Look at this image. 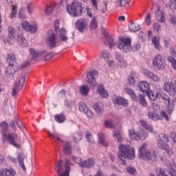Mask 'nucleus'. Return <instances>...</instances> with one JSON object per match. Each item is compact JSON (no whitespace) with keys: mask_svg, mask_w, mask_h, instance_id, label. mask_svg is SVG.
<instances>
[{"mask_svg":"<svg viewBox=\"0 0 176 176\" xmlns=\"http://www.w3.org/2000/svg\"><path fill=\"white\" fill-rule=\"evenodd\" d=\"M163 90L165 91L166 93H168L169 96L174 97L176 95V87L175 84L173 82V80L166 81L163 86Z\"/></svg>","mask_w":176,"mask_h":176,"instance_id":"13","label":"nucleus"},{"mask_svg":"<svg viewBox=\"0 0 176 176\" xmlns=\"http://www.w3.org/2000/svg\"><path fill=\"white\" fill-rule=\"evenodd\" d=\"M86 138L88 142H94V140L93 139V135H91V133L90 132L87 131L86 132Z\"/></svg>","mask_w":176,"mask_h":176,"instance_id":"60","label":"nucleus"},{"mask_svg":"<svg viewBox=\"0 0 176 176\" xmlns=\"http://www.w3.org/2000/svg\"><path fill=\"white\" fill-rule=\"evenodd\" d=\"M16 39V29L10 26L8 28V38L7 42L8 45H13Z\"/></svg>","mask_w":176,"mask_h":176,"instance_id":"15","label":"nucleus"},{"mask_svg":"<svg viewBox=\"0 0 176 176\" xmlns=\"http://www.w3.org/2000/svg\"><path fill=\"white\" fill-rule=\"evenodd\" d=\"M48 134L50 137H51V138H52L55 141H57L58 142H62L60 138H62L63 134L58 133H49Z\"/></svg>","mask_w":176,"mask_h":176,"instance_id":"42","label":"nucleus"},{"mask_svg":"<svg viewBox=\"0 0 176 176\" xmlns=\"http://www.w3.org/2000/svg\"><path fill=\"white\" fill-rule=\"evenodd\" d=\"M138 87L142 93H147L151 89L149 84L146 81H142L139 82Z\"/></svg>","mask_w":176,"mask_h":176,"instance_id":"29","label":"nucleus"},{"mask_svg":"<svg viewBox=\"0 0 176 176\" xmlns=\"http://www.w3.org/2000/svg\"><path fill=\"white\" fill-rule=\"evenodd\" d=\"M24 159H25V155L23 153H19L17 156V160H19V166L21 168L25 171V166H24Z\"/></svg>","mask_w":176,"mask_h":176,"instance_id":"40","label":"nucleus"},{"mask_svg":"<svg viewBox=\"0 0 176 176\" xmlns=\"http://www.w3.org/2000/svg\"><path fill=\"white\" fill-rule=\"evenodd\" d=\"M62 146L65 155H71V153H72V145L69 142H62Z\"/></svg>","mask_w":176,"mask_h":176,"instance_id":"27","label":"nucleus"},{"mask_svg":"<svg viewBox=\"0 0 176 176\" xmlns=\"http://www.w3.org/2000/svg\"><path fill=\"white\" fill-rule=\"evenodd\" d=\"M142 74L153 82H160V77L148 69L142 70Z\"/></svg>","mask_w":176,"mask_h":176,"instance_id":"16","label":"nucleus"},{"mask_svg":"<svg viewBox=\"0 0 176 176\" xmlns=\"http://www.w3.org/2000/svg\"><path fill=\"white\" fill-rule=\"evenodd\" d=\"M140 124L142 127H144V129H146L147 131H149L150 133H152V134H155L156 132L153 129V126L151 124H148L146 122L144 121V120H140Z\"/></svg>","mask_w":176,"mask_h":176,"instance_id":"33","label":"nucleus"},{"mask_svg":"<svg viewBox=\"0 0 176 176\" xmlns=\"http://www.w3.org/2000/svg\"><path fill=\"white\" fill-rule=\"evenodd\" d=\"M155 17L157 21L160 23H164L166 21V16H164V12L160 10V8H157V11L155 12Z\"/></svg>","mask_w":176,"mask_h":176,"instance_id":"30","label":"nucleus"},{"mask_svg":"<svg viewBox=\"0 0 176 176\" xmlns=\"http://www.w3.org/2000/svg\"><path fill=\"white\" fill-rule=\"evenodd\" d=\"M28 13L32 14L34 13V4L32 3H28L26 6Z\"/></svg>","mask_w":176,"mask_h":176,"instance_id":"56","label":"nucleus"},{"mask_svg":"<svg viewBox=\"0 0 176 176\" xmlns=\"http://www.w3.org/2000/svg\"><path fill=\"white\" fill-rule=\"evenodd\" d=\"M124 91L126 94H129V97H131L133 101H138V98H137V96H135V93H134L133 89L130 88H125Z\"/></svg>","mask_w":176,"mask_h":176,"instance_id":"38","label":"nucleus"},{"mask_svg":"<svg viewBox=\"0 0 176 176\" xmlns=\"http://www.w3.org/2000/svg\"><path fill=\"white\" fill-rule=\"evenodd\" d=\"M168 142H170L168 135L160 133L158 135L157 146L165 151L169 156H173L174 155V150L168 146Z\"/></svg>","mask_w":176,"mask_h":176,"instance_id":"6","label":"nucleus"},{"mask_svg":"<svg viewBox=\"0 0 176 176\" xmlns=\"http://www.w3.org/2000/svg\"><path fill=\"white\" fill-rule=\"evenodd\" d=\"M6 60L8 64L6 70V75L8 76V78H13L14 74L19 70L16 55L13 53L8 54H7Z\"/></svg>","mask_w":176,"mask_h":176,"instance_id":"3","label":"nucleus"},{"mask_svg":"<svg viewBox=\"0 0 176 176\" xmlns=\"http://www.w3.org/2000/svg\"><path fill=\"white\" fill-rule=\"evenodd\" d=\"M85 114H86V116L88 119H93V118H94V113L88 109V110L84 113Z\"/></svg>","mask_w":176,"mask_h":176,"instance_id":"59","label":"nucleus"},{"mask_svg":"<svg viewBox=\"0 0 176 176\" xmlns=\"http://www.w3.org/2000/svg\"><path fill=\"white\" fill-rule=\"evenodd\" d=\"M94 164H96V161L94 159L90 158L80 162V166L82 168H91V167H94Z\"/></svg>","mask_w":176,"mask_h":176,"instance_id":"20","label":"nucleus"},{"mask_svg":"<svg viewBox=\"0 0 176 176\" xmlns=\"http://www.w3.org/2000/svg\"><path fill=\"white\" fill-rule=\"evenodd\" d=\"M152 43L154 45V48L155 50H158V52H162L163 48L160 46V36H155L152 38Z\"/></svg>","mask_w":176,"mask_h":176,"instance_id":"24","label":"nucleus"},{"mask_svg":"<svg viewBox=\"0 0 176 176\" xmlns=\"http://www.w3.org/2000/svg\"><path fill=\"white\" fill-rule=\"evenodd\" d=\"M126 172L129 173V174H131V175H137V170H135V168L133 166H127L126 168Z\"/></svg>","mask_w":176,"mask_h":176,"instance_id":"52","label":"nucleus"},{"mask_svg":"<svg viewBox=\"0 0 176 176\" xmlns=\"http://www.w3.org/2000/svg\"><path fill=\"white\" fill-rule=\"evenodd\" d=\"M67 96H68V94H67V92L65 91V89H61L58 93V98H63V97H65H65H67Z\"/></svg>","mask_w":176,"mask_h":176,"instance_id":"58","label":"nucleus"},{"mask_svg":"<svg viewBox=\"0 0 176 176\" xmlns=\"http://www.w3.org/2000/svg\"><path fill=\"white\" fill-rule=\"evenodd\" d=\"M92 107L98 115H102L104 113V106L101 103H95Z\"/></svg>","mask_w":176,"mask_h":176,"instance_id":"34","label":"nucleus"},{"mask_svg":"<svg viewBox=\"0 0 176 176\" xmlns=\"http://www.w3.org/2000/svg\"><path fill=\"white\" fill-rule=\"evenodd\" d=\"M16 41L18 45L21 46V47H28V41L23 34L18 35L16 37Z\"/></svg>","mask_w":176,"mask_h":176,"instance_id":"26","label":"nucleus"},{"mask_svg":"<svg viewBox=\"0 0 176 176\" xmlns=\"http://www.w3.org/2000/svg\"><path fill=\"white\" fill-rule=\"evenodd\" d=\"M138 82V76L137 73L132 72L127 78V83L129 86H135Z\"/></svg>","mask_w":176,"mask_h":176,"instance_id":"18","label":"nucleus"},{"mask_svg":"<svg viewBox=\"0 0 176 176\" xmlns=\"http://www.w3.org/2000/svg\"><path fill=\"white\" fill-rule=\"evenodd\" d=\"M145 21H146L147 25H151V24L152 23V19L151 18V14H146Z\"/></svg>","mask_w":176,"mask_h":176,"instance_id":"64","label":"nucleus"},{"mask_svg":"<svg viewBox=\"0 0 176 176\" xmlns=\"http://www.w3.org/2000/svg\"><path fill=\"white\" fill-rule=\"evenodd\" d=\"M98 76V72L96 70H91L87 74L85 80L91 89H96L98 86V82L96 80Z\"/></svg>","mask_w":176,"mask_h":176,"instance_id":"8","label":"nucleus"},{"mask_svg":"<svg viewBox=\"0 0 176 176\" xmlns=\"http://www.w3.org/2000/svg\"><path fill=\"white\" fill-rule=\"evenodd\" d=\"M97 93L99 94L101 98H108V97L109 96L108 91H107V90L104 89V85L102 84H100L98 87Z\"/></svg>","mask_w":176,"mask_h":176,"instance_id":"25","label":"nucleus"},{"mask_svg":"<svg viewBox=\"0 0 176 176\" xmlns=\"http://www.w3.org/2000/svg\"><path fill=\"white\" fill-rule=\"evenodd\" d=\"M21 27L23 30H25L26 32H32V34H35L38 31V26L36 24H30L29 21H23L21 23Z\"/></svg>","mask_w":176,"mask_h":176,"instance_id":"14","label":"nucleus"},{"mask_svg":"<svg viewBox=\"0 0 176 176\" xmlns=\"http://www.w3.org/2000/svg\"><path fill=\"white\" fill-rule=\"evenodd\" d=\"M64 104L66 108H72V106L74 105V102L72 101V96H71V94H67V95L65 96L64 99Z\"/></svg>","mask_w":176,"mask_h":176,"instance_id":"31","label":"nucleus"},{"mask_svg":"<svg viewBox=\"0 0 176 176\" xmlns=\"http://www.w3.org/2000/svg\"><path fill=\"white\" fill-rule=\"evenodd\" d=\"M113 136L117 140L118 142H122V141H123V137H122V134H120L119 131H114L113 133Z\"/></svg>","mask_w":176,"mask_h":176,"instance_id":"47","label":"nucleus"},{"mask_svg":"<svg viewBox=\"0 0 176 176\" xmlns=\"http://www.w3.org/2000/svg\"><path fill=\"white\" fill-rule=\"evenodd\" d=\"M75 27L77 28L79 32H83L85 27H87V20L78 19L75 23Z\"/></svg>","mask_w":176,"mask_h":176,"instance_id":"19","label":"nucleus"},{"mask_svg":"<svg viewBox=\"0 0 176 176\" xmlns=\"http://www.w3.org/2000/svg\"><path fill=\"white\" fill-rule=\"evenodd\" d=\"M118 158L134 160L135 159V149L130 146L120 144L118 146Z\"/></svg>","mask_w":176,"mask_h":176,"instance_id":"4","label":"nucleus"},{"mask_svg":"<svg viewBox=\"0 0 176 176\" xmlns=\"http://www.w3.org/2000/svg\"><path fill=\"white\" fill-rule=\"evenodd\" d=\"M104 124L107 129H112L113 127V122L111 120H105Z\"/></svg>","mask_w":176,"mask_h":176,"instance_id":"57","label":"nucleus"},{"mask_svg":"<svg viewBox=\"0 0 176 176\" xmlns=\"http://www.w3.org/2000/svg\"><path fill=\"white\" fill-rule=\"evenodd\" d=\"M17 14V6L14 5L12 6V11L10 15V19H14Z\"/></svg>","mask_w":176,"mask_h":176,"instance_id":"51","label":"nucleus"},{"mask_svg":"<svg viewBox=\"0 0 176 176\" xmlns=\"http://www.w3.org/2000/svg\"><path fill=\"white\" fill-rule=\"evenodd\" d=\"M163 100H164L165 104H168V107L166 109V112L171 115L173 113V111H174V100L170 99L168 96H162Z\"/></svg>","mask_w":176,"mask_h":176,"instance_id":"17","label":"nucleus"},{"mask_svg":"<svg viewBox=\"0 0 176 176\" xmlns=\"http://www.w3.org/2000/svg\"><path fill=\"white\" fill-rule=\"evenodd\" d=\"M16 175V171L14 168H10L9 169H0V176H14Z\"/></svg>","mask_w":176,"mask_h":176,"instance_id":"28","label":"nucleus"},{"mask_svg":"<svg viewBox=\"0 0 176 176\" xmlns=\"http://www.w3.org/2000/svg\"><path fill=\"white\" fill-rule=\"evenodd\" d=\"M25 9L24 8H21L19 11L18 16L19 19H21L22 20H24L27 19V15H25V13L24 12Z\"/></svg>","mask_w":176,"mask_h":176,"instance_id":"50","label":"nucleus"},{"mask_svg":"<svg viewBox=\"0 0 176 176\" xmlns=\"http://www.w3.org/2000/svg\"><path fill=\"white\" fill-rule=\"evenodd\" d=\"M146 134H144L143 136H139V133H135V131L134 129L129 130V137L131 138V140H133L134 141H139V140H142L144 141L145 140Z\"/></svg>","mask_w":176,"mask_h":176,"instance_id":"23","label":"nucleus"},{"mask_svg":"<svg viewBox=\"0 0 176 176\" xmlns=\"http://www.w3.org/2000/svg\"><path fill=\"white\" fill-rule=\"evenodd\" d=\"M115 58L117 61L118 67H121V68H124L125 67H127V62L120 54H116Z\"/></svg>","mask_w":176,"mask_h":176,"instance_id":"21","label":"nucleus"},{"mask_svg":"<svg viewBox=\"0 0 176 176\" xmlns=\"http://www.w3.org/2000/svg\"><path fill=\"white\" fill-rule=\"evenodd\" d=\"M98 142L103 145V146H108L109 145V143L105 140V136L102 133H98Z\"/></svg>","mask_w":176,"mask_h":176,"instance_id":"39","label":"nucleus"},{"mask_svg":"<svg viewBox=\"0 0 176 176\" xmlns=\"http://www.w3.org/2000/svg\"><path fill=\"white\" fill-rule=\"evenodd\" d=\"M153 28L154 31H156L157 32H159L162 30V27L160 26V23H155Z\"/></svg>","mask_w":176,"mask_h":176,"instance_id":"63","label":"nucleus"},{"mask_svg":"<svg viewBox=\"0 0 176 176\" xmlns=\"http://www.w3.org/2000/svg\"><path fill=\"white\" fill-rule=\"evenodd\" d=\"M66 10L72 17H80L85 8L82 6L80 1L74 0L71 4L66 6Z\"/></svg>","mask_w":176,"mask_h":176,"instance_id":"5","label":"nucleus"},{"mask_svg":"<svg viewBox=\"0 0 176 176\" xmlns=\"http://www.w3.org/2000/svg\"><path fill=\"white\" fill-rule=\"evenodd\" d=\"M63 160H60L56 164V171L58 174H60L63 171Z\"/></svg>","mask_w":176,"mask_h":176,"instance_id":"49","label":"nucleus"},{"mask_svg":"<svg viewBox=\"0 0 176 176\" xmlns=\"http://www.w3.org/2000/svg\"><path fill=\"white\" fill-rule=\"evenodd\" d=\"M55 8L56 5H54V3H51L49 6H46L44 9V13L45 16H50V14L53 13V10H54Z\"/></svg>","mask_w":176,"mask_h":176,"instance_id":"36","label":"nucleus"},{"mask_svg":"<svg viewBox=\"0 0 176 176\" xmlns=\"http://www.w3.org/2000/svg\"><path fill=\"white\" fill-rule=\"evenodd\" d=\"M55 120L57 123H64V122H65V116H64V114L55 116Z\"/></svg>","mask_w":176,"mask_h":176,"instance_id":"48","label":"nucleus"},{"mask_svg":"<svg viewBox=\"0 0 176 176\" xmlns=\"http://www.w3.org/2000/svg\"><path fill=\"white\" fill-rule=\"evenodd\" d=\"M147 116L148 118L151 119V120H154L155 122L162 119V118L160 117L159 115L154 111H149Z\"/></svg>","mask_w":176,"mask_h":176,"instance_id":"41","label":"nucleus"},{"mask_svg":"<svg viewBox=\"0 0 176 176\" xmlns=\"http://www.w3.org/2000/svg\"><path fill=\"white\" fill-rule=\"evenodd\" d=\"M104 43L107 46L113 47L117 46L118 49H120L121 52L124 53H129L131 52V38L126 36H121L119 38L118 41L114 42L112 37H107Z\"/></svg>","mask_w":176,"mask_h":176,"instance_id":"1","label":"nucleus"},{"mask_svg":"<svg viewBox=\"0 0 176 176\" xmlns=\"http://www.w3.org/2000/svg\"><path fill=\"white\" fill-rule=\"evenodd\" d=\"M78 109L82 113H86V111L89 109V107H87V104L85 103V102L81 101L78 103Z\"/></svg>","mask_w":176,"mask_h":176,"instance_id":"43","label":"nucleus"},{"mask_svg":"<svg viewBox=\"0 0 176 176\" xmlns=\"http://www.w3.org/2000/svg\"><path fill=\"white\" fill-rule=\"evenodd\" d=\"M167 60L168 61V63H170L172 65V68H173V69H175L176 71V60L175 58L171 57V56H168L167 58Z\"/></svg>","mask_w":176,"mask_h":176,"instance_id":"54","label":"nucleus"},{"mask_svg":"<svg viewBox=\"0 0 176 176\" xmlns=\"http://www.w3.org/2000/svg\"><path fill=\"white\" fill-rule=\"evenodd\" d=\"M140 25L134 23H131L129 25V29L131 32H135L136 31H140Z\"/></svg>","mask_w":176,"mask_h":176,"instance_id":"45","label":"nucleus"},{"mask_svg":"<svg viewBox=\"0 0 176 176\" xmlns=\"http://www.w3.org/2000/svg\"><path fill=\"white\" fill-rule=\"evenodd\" d=\"M79 91L81 96L87 97L89 95V91H90V88L87 85H83L79 87Z\"/></svg>","mask_w":176,"mask_h":176,"instance_id":"35","label":"nucleus"},{"mask_svg":"<svg viewBox=\"0 0 176 176\" xmlns=\"http://www.w3.org/2000/svg\"><path fill=\"white\" fill-rule=\"evenodd\" d=\"M113 101L114 104H117L118 105H124V107H127V104H129L127 100L116 95L113 96Z\"/></svg>","mask_w":176,"mask_h":176,"instance_id":"22","label":"nucleus"},{"mask_svg":"<svg viewBox=\"0 0 176 176\" xmlns=\"http://www.w3.org/2000/svg\"><path fill=\"white\" fill-rule=\"evenodd\" d=\"M118 3H119L120 6H126V5L130 3V0H118Z\"/></svg>","mask_w":176,"mask_h":176,"instance_id":"62","label":"nucleus"},{"mask_svg":"<svg viewBox=\"0 0 176 176\" xmlns=\"http://www.w3.org/2000/svg\"><path fill=\"white\" fill-rule=\"evenodd\" d=\"M8 122H3L0 124L3 142H6V141H8L9 144H10V145H12V146H14L15 148H20V146H21V144H20V138H19L17 134H6V131H8Z\"/></svg>","mask_w":176,"mask_h":176,"instance_id":"2","label":"nucleus"},{"mask_svg":"<svg viewBox=\"0 0 176 176\" xmlns=\"http://www.w3.org/2000/svg\"><path fill=\"white\" fill-rule=\"evenodd\" d=\"M45 43L50 49H54V47L57 46L58 42L57 41L56 34L53 30L48 31L45 38Z\"/></svg>","mask_w":176,"mask_h":176,"instance_id":"11","label":"nucleus"},{"mask_svg":"<svg viewBox=\"0 0 176 176\" xmlns=\"http://www.w3.org/2000/svg\"><path fill=\"white\" fill-rule=\"evenodd\" d=\"M138 101L142 107H144V108H146L148 103L146 102V100H145V96H144L142 94H140L138 96ZM136 101V102H138Z\"/></svg>","mask_w":176,"mask_h":176,"instance_id":"44","label":"nucleus"},{"mask_svg":"<svg viewBox=\"0 0 176 176\" xmlns=\"http://www.w3.org/2000/svg\"><path fill=\"white\" fill-rule=\"evenodd\" d=\"M24 83H25V77L24 76H20L16 81L15 82L14 87L12 89L11 94L12 96H16L21 89H23V86H24Z\"/></svg>","mask_w":176,"mask_h":176,"instance_id":"12","label":"nucleus"},{"mask_svg":"<svg viewBox=\"0 0 176 176\" xmlns=\"http://www.w3.org/2000/svg\"><path fill=\"white\" fill-rule=\"evenodd\" d=\"M60 27V23L58 20H55L54 21V28H55V32H56L58 35V41L61 43L63 42H67L68 41V36H67V30L65 28H62L59 29Z\"/></svg>","mask_w":176,"mask_h":176,"instance_id":"9","label":"nucleus"},{"mask_svg":"<svg viewBox=\"0 0 176 176\" xmlns=\"http://www.w3.org/2000/svg\"><path fill=\"white\" fill-rule=\"evenodd\" d=\"M65 172L60 174L59 176H69V171L71 170V167L69 166V160L68 159H66L65 161Z\"/></svg>","mask_w":176,"mask_h":176,"instance_id":"37","label":"nucleus"},{"mask_svg":"<svg viewBox=\"0 0 176 176\" xmlns=\"http://www.w3.org/2000/svg\"><path fill=\"white\" fill-rule=\"evenodd\" d=\"M149 100H151V101H155V100H156V98H157V93H155L152 91H151V89H148V92H146Z\"/></svg>","mask_w":176,"mask_h":176,"instance_id":"46","label":"nucleus"},{"mask_svg":"<svg viewBox=\"0 0 176 176\" xmlns=\"http://www.w3.org/2000/svg\"><path fill=\"white\" fill-rule=\"evenodd\" d=\"M153 65L154 69L160 71L166 68V58L160 54L155 55L153 60Z\"/></svg>","mask_w":176,"mask_h":176,"instance_id":"10","label":"nucleus"},{"mask_svg":"<svg viewBox=\"0 0 176 176\" xmlns=\"http://www.w3.org/2000/svg\"><path fill=\"white\" fill-rule=\"evenodd\" d=\"M29 52L30 56H32V60H36L40 56H43L42 52H39V51L34 48H30Z\"/></svg>","mask_w":176,"mask_h":176,"instance_id":"32","label":"nucleus"},{"mask_svg":"<svg viewBox=\"0 0 176 176\" xmlns=\"http://www.w3.org/2000/svg\"><path fill=\"white\" fill-rule=\"evenodd\" d=\"M100 56L102 57V58H104V60H109V56H110V53L109 52L104 50L102 51Z\"/></svg>","mask_w":176,"mask_h":176,"instance_id":"53","label":"nucleus"},{"mask_svg":"<svg viewBox=\"0 0 176 176\" xmlns=\"http://www.w3.org/2000/svg\"><path fill=\"white\" fill-rule=\"evenodd\" d=\"M82 138H83V135L82 134V133H75L73 135V140L76 142H79V141H80Z\"/></svg>","mask_w":176,"mask_h":176,"instance_id":"55","label":"nucleus"},{"mask_svg":"<svg viewBox=\"0 0 176 176\" xmlns=\"http://www.w3.org/2000/svg\"><path fill=\"white\" fill-rule=\"evenodd\" d=\"M91 30H95V28H97V19L96 17H94L91 21Z\"/></svg>","mask_w":176,"mask_h":176,"instance_id":"61","label":"nucleus"},{"mask_svg":"<svg viewBox=\"0 0 176 176\" xmlns=\"http://www.w3.org/2000/svg\"><path fill=\"white\" fill-rule=\"evenodd\" d=\"M138 157L142 160H157V154L154 150H148V144H143L139 149Z\"/></svg>","mask_w":176,"mask_h":176,"instance_id":"7","label":"nucleus"}]
</instances>
